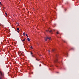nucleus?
<instances>
[{
    "label": "nucleus",
    "instance_id": "1",
    "mask_svg": "<svg viewBox=\"0 0 79 79\" xmlns=\"http://www.w3.org/2000/svg\"><path fill=\"white\" fill-rule=\"evenodd\" d=\"M58 55L56 54V58L54 59V63L55 64V65L56 66V67H58V66L56 65V63H59V64H60V62L58 61Z\"/></svg>",
    "mask_w": 79,
    "mask_h": 79
},
{
    "label": "nucleus",
    "instance_id": "2",
    "mask_svg": "<svg viewBox=\"0 0 79 79\" xmlns=\"http://www.w3.org/2000/svg\"><path fill=\"white\" fill-rule=\"evenodd\" d=\"M3 77V73H2V72L0 71V79H2V77Z\"/></svg>",
    "mask_w": 79,
    "mask_h": 79
},
{
    "label": "nucleus",
    "instance_id": "3",
    "mask_svg": "<svg viewBox=\"0 0 79 79\" xmlns=\"http://www.w3.org/2000/svg\"><path fill=\"white\" fill-rule=\"evenodd\" d=\"M45 41H47V39H49V40H51V38L49 37H48L45 38Z\"/></svg>",
    "mask_w": 79,
    "mask_h": 79
},
{
    "label": "nucleus",
    "instance_id": "4",
    "mask_svg": "<svg viewBox=\"0 0 79 79\" xmlns=\"http://www.w3.org/2000/svg\"><path fill=\"white\" fill-rule=\"evenodd\" d=\"M27 40H28V41L29 42H30V39L29 38H27Z\"/></svg>",
    "mask_w": 79,
    "mask_h": 79
},
{
    "label": "nucleus",
    "instance_id": "5",
    "mask_svg": "<svg viewBox=\"0 0 79 79\" xmlns=\"http://www.w3.org/2000/svg\"><path fill=\"white\" fill-rule=\"evenodd\" d=\"M21 40L22 42H24V41H25V39H24L23 40Z\"/></svg>",
    "mask_w": 79,
    "mask_h": 79
},
{
    "label": "nucleus",
    "instance_id": "6",
    "mask_svg": "<svg viewBox=\"0 0 79 79\" xmlns=\"http://www.w3.org/2000/svg\"><path fill=\"white\" fill-rule=\"evenodd\" d=\"M49 32L51 33V34H52V30H51L50 31H49Z\"/></svg>",
    "mask_w": 79,
    "mask_h": 79
},
{
    "label": "nucleus",
    "instance_id": "7",
    "mask_svg": "<svg viewBox=\"0 0 79 79\" xmlns=\"http://www.w3.org/2000/svg\"><path fill=\"white\" fill-rule=\"evenodd\" d=\"M23 35L24 36L25 35H26V33H25V32H24L23 33Z\"/></svg>",
    "mask_w": 79,
    "mask_h": 79
},
{
    "label": "nucleus",
    "instance_id": "8",
    "mask_svg": "<svg viewBox=\"0 0 79 79\" xmlns=\"http://www.w3.org/2000/svg\"><path fill=\"white\" fill-rule=\"evenodd\" d=\"M16 24L17 26H19V24L18 23H17Z\"/></svg>",
    "mask_w": 79,
    "mask_h": 79
},
{
    "label": "nucleus",
    "instance_id": "9",
    "mask_svg": "<svg viewBox=\"0 0 79 79\" xmlns=\"http://www.w3.org/2000/svg\"><path fill=\"white\" fill-rule=\"evenodd\" d=\"M52 52H55V49H52Z\"/></svg>",
    "mask_w": 79,
    "mask_h": 79
},
{
    "label": "nucleus",
    "instance_id": "10",
    "mask_svg": "<svg viewBox=\"0 0 79 79\" xmlns=\"http://www.w3.org/2000/svg\"><path fill=\"white\" fill-rule=\"evenodd\" d=\"M57 34H59V32H58V31H57V32H56Z\"/></svg>",
    "mask_w": 79,
    "mask_h": 79
},
{
    "label": "nucleus",
    "instance_id": "11",
    "mask_svg": "<svg viewBox=\"0 0 79 79\" xmlns=\"http://www.w3.org/2000/svg\"><path fill=\"white\" fill-rule=\"evenodd\" d=\"M17 29L18 30V31H19V28H17Z\"/></svg>",
    "mask_w": 79,
    "mask_h": 79
},
{
    "label": "nucleus",
    "instance_id": "12",
    "mask_svg": "<svg viewBox=\"0 0 79 79\" xmlns=\"http://www.w3.org/2000/svg\"><path fill=\"white\" fill-rule=\"evenodd\" d=\"M5 13L6 16H8V15H7V13L6 12H5Z\"/></svg>",
    "mask_w": 79,
    "mask_h": 79
},
{
    "label": "nucleus",
    "instance_id": "13",
    "mask_svg": "<svg viewBox=\"0 0 79 79\" xmlns=\"http://www.w3.org/2000/svg\"><path fill=\"white\" fill-rule=\"evenodd\" d=\"M36 58V60H37V61H39V60H38L37 59V58Z\"/></svg>",
    "mask_w": 79,
    "mask_h": 79
},
{
    "label": "nucleus",
    "instance_id": "14",
    "mask_svg": "<svg viewBox=\"0 0 79 79\" xmlns=\"http://www.w3.org/2000/svg\"><path fill=\"white\" fill-rule=\"evenodd\" d=\"M31 55H32L33 54V53H32V52H31Z\"/></svg>",
    "mask_w": 79,
    "mask_h": 79
},
{
    "label": "nucleus",
    "instance_id": "15",
    "mask_svg": "<svg viewBox=\"0 0 79 79\" xmlns=\"http://www.w3.org/2000/svg\"><path fill=\"white\" fill-rule=\"evenodd\" d=\"M0 5L1 6H2V4H1V2H0Z\"/></svg>",
    "mask_w": 79,
    "mask_h": 79
},
{
    "label": "nucleus",
    "instance_id": "16",
    "mask_svg": "<svg viewBox=\"0 0 79 79\" xmlns=\"http://www.w3.org/2000/svg\"><path fill=\"white\" fill-rule=\"evenodd\" d=\"M32 57H34V55H32Z\"/></svg>",
    "mask_w": 79,
    "mask_h": 79
},
{
    "label": "nucleus",
    "instance_id": "17",
    "mask_svg": "<svg viewBox=\"0 0 79 79\" xmlns=\"http://www.w3.org/2000/svg\"><path fill=\"white\" fill-rule=\"evenodd\" d=\"M49 30H47L46 31V32H48V31H49Z\"/></svg>",
    "mask_w": 79,
    "mask_h": 79
},
{
    "label": "nucleus",
    "instance_id": "18",
    "mask_svg": "<svg viewBox=\"0 0 79 79\" xmlns=\"http://www.w3.org/2000/svg\"><path fill=\"white\" fill-rule=\"evenodd\" d=\"M18 32H19V30H18L17 31Z\"/></svg>",
    "mask_w": 79,
    "mask_h": 79
},
{
    "label": "nucleus",
    "instance_id": "19",
    "mask_svg": "<svg viewBox=\"0 0 79 79\" xmlns=\"http://www.w3.org/2000/svg\"><path fill=\"white\" fill-rule=\"evenodd\" d=\"M30 48H31L32 49V46H31Z\"/></svg>",
    "mask_w": 79,
    "mask_h": 79
},
{
    "label": "nucleus",
    "instance_id": "20",
    "mask_svg": "<svg viewBox=\"0 0 79 79\" xmlns=\"http://www.w3.org/2000/svg\"><path fill=\"white\" fill-rule=\"evenodd\" d=\"M63 42H66V41H64H64H63Z\"/></svg>",
    "mask_w": 79,
    "mask_h": 79
},
{
    "label": "nucleus",
    "instance_id": "21",
    "mask_svg": "<svg viewBox=\"0 0 79 79\" xmlns=\"http://www.w3.org/2000/svg\"><path fill=\"white\" fill-rule=\"evenodd\" d=\"M56 73H59V72H56Z\"/></svg>",
    "mask_w": 79,
    "mask_h": 79
},
{
    "label": "nucleus",
    "instance_id": "22",
    "mask_svg": "<svg viewBox=\"0 0 79 79\" xmlns=\"http://www.w3.org/2000/svg\"><path fill=\"white\" fill-rule=\"evenodd\" d=\"M27 37H29V36H28V35H27Z\"/></svg>",
    "mask_w": 79,
    "mask_h": 79
},
{
    "label": "nucleus",
    "instance_id": "23",
    "mask_svg": "<svg viewBox=\"0 0 79 79\" xmlns=\"http://www.w3.org/2000/svg\"><path fill=\"white\" fill-rule=\"evenodd\" d=\"M26 36H27V34H26Z\"/></svg>",
    "mask_w": 79,
    "mask_h": 79
},
{
    "label": "nucleus",
    "instance_id": "24",
    "mask_svg": "<svg viewBox=\"0 0 79 79\" xmlns=\"http://www.w3.org/2000/svg\"><path fill=\"white\" fill-rule=\"evenodd\" d=\"M48 52H50V50H49L48 51Z\"/></svg>",
    "mask_w": 79,
    "mask_h": 79
},
{
    "label": "nucleus",
    "instance_id": "25",
    "mask_svg": "<svg viewBox=\"0 0 79 79\" xmlns=\"http://www.w3.org/2000/svg\"><path fill=\"white\" fill-rule=\"evenodd\" d=\"M51 66H53V65H52Z\"/></svg>",
    "mask_w": 79,
    "mask_h": 79
},
{
    "label": "nucleus",
    "instance_id": "26",
    "mask_svg": "<svg viewBox=\"0 0 79 79\" xmlns=\"http://www.w3.org/2000/svg\"><path fill=\"white\" fill-rule=\"evenodd\" d=\"M65 11H66V9H65Z\"/></svg>",
    "mask_w": 79,
    "mask_h": 79
},
{
    "label": "nucleus",
    "instance_id": "27",
    "mask_svg": "<svg viewBox=\"0 0 79 79\" xmlns=\"http://www.w3.org/2000/svg\"><path fill=\"white\" fill-rule=\"evenodd\" d=\"M3 8H5V7H3Z\"/></svg>",
    "mask_w": 79,
    "mask_h": 79
},
{
    "label": "nucleus",
    "instance_id": "28",
    "mask_svg": "<svg viewBox=\"0 0 79 79\" xmlns=\"http://www.w3.org/2000/svg\"><path fill=\"white\" fill-rule=\"evenodd\" d=\"M3 10H4V8L3 9Z\"/></svg>",
    "mask_w": 79,
    "mask_h": 79
}]
</instances>
